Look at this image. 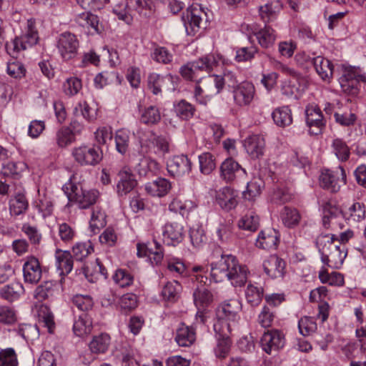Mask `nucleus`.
<instances>
[{"instance_id":"1","label":"nucleus","mask_w":366,"mask_h":366,"mask_svg":"<svg viewBox=\"0 0 366 366\" xmlns=\"http://www.w3.org/2000/svg\"><path fill=\"white\" fill-rule=\"evenodd\" d=\"M212 276L216 282L217 272L223 273L234 287L244 285L247 279L248 270L245 265L239 264L236 257L232 254L220 255V259L211 263Z\"/></svg>"},{"instance_id":"2","label":"nucleus","mask_w":366,"mask_h":366,"mask_svg":"<svg viewBox=\"0 0 366 366\" xmlns=\"http://www.w3.org/2000/svg\"><path fill=\"white\" fill-rule=\"evenodd\" d=\"M242 305L237 299H230L222 303L217 310V321L214 324V331L222 329L227 331L239 319Z\"/></svg>"},{"instance_id":"3","label":"nucleus","mask_w":366,"mask_h":366,"mask_svg":"<svg viewBox=\"0 0 366 366\" xmlns=\"http://www.w3.org/2000/svg\"><path fill=\"white\" fill-rule=\"evenodd\" d=\"M366 82V73L360 67L344 66L339 83L342 91L351 96H357L360 92V82Z\"/></svg>"},{"instance_id":"4","label":"nucleus","mask_w":366,"mask_h":366,"mask_svg":"<svg viewBox=\"0 0 366 366\" xmlns=\"http://www.w3.org/2000/svg\"><path fill=\"white\" fill-rule=\"evenodd\" d=\"M62 189L69 202L78 204L81 209H86L94 204L99 195L97 190H84L80 185L75 184L71 182L66 183Z\"/></svg>"},{"instance_id":"5","label":"nucleus","mask_w":366,"mask_h":366,"mask_svg":"<svg viewBox=\"0 0 366 366\" xmlns=\"http://www.w3.org/2000/svg\"><path fill=\"white\" fill-rule=\"evenodd\" d=\"M39 41L38 31L35 26V21L29 19L27 21V30L24 35L16 37L11 44H6V49L10 55L21 50H25L37 44Z\"/></svg>"},{"instance_id":"6","label":"nucleus","mask_w":366,"mask_h":366,"mask_svg":"<svg viewBox=\"0 0 366 366\" xmlns=\"http://www.w3.org/2000/svg\"><path fill=\"white\" fill-rule=\"evenodd\" d=\"M71 155L74 161L82 167H94L99 164L103 158V152L99 147L89 145L74 147Z\"/></svg>"},{"instance_id":"7","label":"nucleus","mask_w":366,"mask_h":366,"mask_svg":"<svg viewBox=\"0 0 366 366\" xmlns=\"http://www.w3.org/2000/svg\"><path fill=\"white\" fill-rule=\"evenodd\" d=\"M154 8L153 0H126L124 10L119 11L114 8L113 11L119 19L127 21L132 11H136L142 16H149L152 14Z\"/></svg>"},{"instance_id":"8","label":"nucleus","mask_w":366,"mask_h":366,"mask_svg":"<svg viewBox=\"0 0 366 366\" xmlns=\"http://www.w3.org/2000/svg\"><path fill=\"white\" fill-rule=\"evenodd\" d=\"M305 121L312 135H319L326 126V120L317 105L309 104L305 109Z\"/></svg>"},{"instance_id":"9","label":"nucleus","mask_w":366,"mask_h":366,"mask_svg":"<svg viewBox=\"0 0 366 366\" xmlns=\"http://www.w3.org/2000/svg\"><path fill=\"white\" fill-rule=\"evenodd\" d=\"M203 15H205V13L198 4H192L187 8L182 16V21L187 34L194 35L199 31Z\"/></svg>"},{"instance_id":"10","label":"nucleus","mask_w":366,"mask_h":366,"mask_svg":"<svg viewBox=\"0 0 366 366\" xmlns=\"http://www.w3.org/2000/svg\"><path fill=\"white\" fill-rule=\"evenodd\" d=\"M79 44L76 36L66 31L59 36L56 46L62 59L68 61L77 54Z\"/></svg>"},{"instance_id":"11","label":"nucleus","mask_w":366,"mask_h":366,"mask_svg":"<svg viewBox=\"0 0 366 366\" xmlns=\"http://www.w3.org/2000/svg\"><path fill=\"white\" fill-rule=\"evenodd\" d=\"M169 174L174 177H182L192 170V162L187 155L174 156L167 163Z\"/></svg>"},{"instance_id":"12","label":"nucleus","mask_w":366,"mask_h":366,"mask_svg":"<svg viewBox=\"0 0 366 366\" xmlns=\"http://www.w3.org/2000/svg\"><path fill=\"white\" fill-rule=\"evenodd\" d=\"M220 62L224 64V59L219 54L217 53L208 54L193 61L199 78L202 77V76L204 73L209 74L212 72L219 66Z\"/></svg>"},{"instance_id":"13","label":"nucleus","mask_w":366,"mask_h":366,"mask_svg":"<svg viewBox=\"0 0 366 366\" xmlns=\"http://www.w3.org/2000/svg\"><path fill=\"white\" fill-rule=\"evenodd\" d=\"M260 344L262 350L267 354L271 355L273 352H275L283 347L285 337L279 330H268L263 334L260 340Z\"/></svg>"},{"instance_id":"14","label":"nucleus","mask_w":366,"mask_h":366,"mask_svg":"<svg viewBox=\"0 0 366 366\" xmlns=\"http://www.w3.org/2000/svg\"><path fill=\"white\" fill-rule=\"evenodd\" d=\"M254 87L249 81H243L233 89L234 102L238 106H246L250 104L253 99Z\"/></svg>"},{"instance_id":"15","label":"nucleus","mask_w":366,"mask_h":366,"mask_svg":"<svg viewBox=\"0 0 366 366\" xmlns=\"http://www.w3.org/2000/svg\"><path fill=\"white\" fill-rule=\"evenodd\" d=\"M184 234V227L182 224L176 222L166 224L163 231L164 244L172 246L178 244L182 241Z\"/></svg>"},{"instance_id":"16","label":"nucleus","mask_w":366,"mask_h":366,"mask_svg":"<svg viewBox=\"0 0 366 366\" xmlns=\"http://www.w3.org/2000/svg\"><path fill=\"white\" fill-rule=\"evenodd\" d=\"M119 181L117 192L119 196H124L132 192L137 184L134 175L129 169L123 168L118 173Z\"/></svg>"},{"instance_id":"17","label":"nucleus","mask_w":366,"mask_h":366,"mask_svg":"<svg viewBox=\"0 0 366 366\" xmlns=\"http://www.w3.org/2000/svg\"><path fill=\"white\" fill-rule=\"evenodd\" d=\"M285 262L277 254H272L264 261L265 273L273 279L282 278L285 273Z\"/></svg>"},{"instance_id":"18","label":"nucleus","mask_w":366,"mask_h":366,"mask_svg":"<svg viewBox=\"0 0 366 366\" xmlns=\"http://www.w3.org/2000/svg\"><path fill=\"white\" fill-rule=\"evenodd\" d=\"M237 194L229 187H224L217 192L216 202L224 211L229 212L237 205Z\"/></svg>"},{"instance_id":"19","label":"nucleus","mask_w":366,"mask_h":366,"mask_svg":"<svg viewBox=\"0 0 366 366\" xmlns=\"http://www.w3.org/2000/svg\"><path fill=\"white\" fill-rule=\"evenodd\" d=\"M24 278L26 282L30 284L37 283L41 278V269L38 259L31 257L24 263L23 267Z\"/></svg>"},{"instance_id":"20","label":"nucleus","mask_w":366,"mask_h":366,"mask_svg":"<svg viewBox=\"0 0 366 366\" xmlns=\"http://www.w3.org/2000/svg\"><path fill=\"white\" fill-rule=\"evenodd\" d=\"M147 193L152 197H162L166 196L172 189L171 182L162 177L148 182L144 186Z\"/></svg>"},{"instance_id":"21","label":"nucleus","mask_w":366,"mask_h":366,"mask_svg":"<svg viewBox=\"0 0 366 366\" xmlns=\"http://www.w3.org/2000/svg\"><path fill=\"white\" fill-rule=\"evenodd\" d=\"M217 339V345L214 349L215 355L219 358H224L229 352L232 345L230 335L232 329L220 330V331H214Z\"/></svg>"},{"instance_id":"22","label":"nucleus","mask_w":366,"mask_h":366,"mask_svg":"<svg viewBox=\"0 0 366 366\" xmlns=\"http://www.w3.org/2000/svg\"><path fill=\"white\" fill-rule=\"evenodd\" d=\"M342 218L349 222H359L366 217V207L363 203L353 202L342 209Z\"/></svg>"},{"instance_id":"23","label":"nucleus","mask_w":366,"mask_h":366,"mask_svg":"<svg viewBox=\"0 0 366 366\" xmlns=\"http://www.w3.org/2000/svg\"><path fill=\"white\" fill-rule=\"evenodd\" d=\"M278 242V233L276 230L262 231L257 239L256 246L260 249L273 250L277 249Z\"/></svg>"},{"instance_id":"24","label":"nucleus","mask_w":366,"mask_h":366,"mask_svg":"<svg viewBox=\"0 0 366 366\" xmlns=\"http://www.w3.org/2000/svg\"><path fill=\"white\" fill-rule=\"evenodd\" d=\"M282 4L280 0H274L259 6V15L265 23L276 19L277 14L281 11Z\"/></svg>"},{"instance_id":"25","label":"nucleus","mask_w":366,"mask_h":366,"mask_svg":"<svg viewBox=\"0 0 366 366\" xmlns=\"http://www.w3.org/2000/svg\"><path fill=\"white\" fill-rule=\"evenodd\" d=\"M322 223L325 227L328 228L331 224L337 223L338 218H342V210L330 202H325L322 205Z\"/></svg>"},{"instance_id":"26","label":"nucleus","mask_w":366,"mask_h":366,"mask_svg":"<svg viewBox=\"0 0 366 366\" xmlns=\"http://www.w3.org/2000/svg\"><path fill=\"white\" fill-rule=\"evenodd\" d=\"M244 147L252 158H258L263 154L264 141L259 135H252L244 140Z\"/></svg>"},{"instance_id":"27","label":"nucleus","mask_w":366,"mask_h":366,"mask_svg":"<svg viewBox=\"0 0 366 366\" xmlns=\"http://www.w3.org/2000/svg\"><path fill=\"white\" fill-rule=\"evenodd\" d=\"M315 67L318 75L324 80L332 76L333 65L331 61L321 56L309 59L308 60Z\"/></svg>"},{"instance_id":"28","label":"nucleus","mask_w":366,"mask_h":366,"mask_svg":"<svg viewBox=\"0 0 366 366\" xmlns=\"http://www.w3.org/2000/svg\"><path fill=\"white\" fill-rule=\"evenodd\" d=\"M241 169L240 165L232 158L226 159L220 166V176L226 182H232L237 173Z\"/></svg>"},{"instance_id":"29","label":"nucleus","mask_w":366,"mask_h":366,"mask_svg":"<svg viewBox=\"0 0 366 366\" xmlns=\"http://www.w3.org/2000/svg\"><path fill=\"white\" fill-rule=\"evenodd\" d=\"M139 121L141 123L152 126L157 124L162 119L159 109L156 106H149L139 109Z\"/></svg>"},{"instance_id":"30","label":"nucleus","mask_w":366,"mask_h":366,"mask_svg":"<svg viewBox=\"0 0 366 366\" xmlns=\"http://www.w3.org/2000/svg\"><path fill=\"white\" fill-rule=\"evenodd\" d=\"M149 144L148 146L150 152H153L159 157H163L169 152V143L164 137L157 136L152 132H149Z\"/></svg>"},{"instance_id":"31","label":"nucleus","mask_w":366,"mask_h":366,"mask_svg":"<svg viewBox=\"0 0 366 366\" xmlns=\"http://www.w3.org/2000/svg\"><path fill=\"white\" fill-rule=\"evenodd\" d=\"M275 124L280 127H288L292 123V111L288 106L276 108L272 113Z\"/></svg>"},{"instance_id":"32","label":"nucleus","mask_w":366,"mask_h":366,"mask_svg":"<svg viewBox=\"0 0 366 366\" xmlns=\"http://www.w3.org/2000/svg\"><path fill=\"white\" fill-rule=\"evenodd\" d=\"M56 292V285L51 281H45L36 287L34 292V297L38 302H43L53 297Z\"/></svg>"},{"instance_id":"33","label":"nucleus","mask_w":366,"mask_h":366,"mask_svg":"<svg viewBox=\"0 0 366 366\" xmlns=\"http://www.w3.org/2000/svg\"><path fill=\"white\" fill-rule=\"evenodd\" d=\"M175 340L181 347L192 345L195 340L194 329L182 324L177 330Z\"/></svg>"},{"instance_id":"34","label":"nucleus","mask_w":366,"mask_h":366,"mask_svg":"<svg viewBox=\"0 0 366 366\" xmlns=\"http://www.w3.org/2000/svg\"><path fill=\"white\" fill-rule=\"evenodd\" d=\"M24 292V287L20 282H13L1 288L0 297L7 301L13 302L17 300Z\"/></svg>"},{"instance_id":"35","label":"nucleus","mask_w":366,"mask_h":366,"mask_svg":"<svg viewBox=\"0 0 366 366\" xmlns=\"http://www.w3.org/2000/svg\"><path fill=\"white\" fill-rule=\"evenodd\" d=\"M237 76L232 71L225 70L223 72V75H214L215 93L221 92L226 84L234 89L237 86Z\"/></svg>"},{"instance_id":"36","label":"nucleus","mask_w":366,"mask_h":366,"mask_svg":"<svg viewBox=\"0 0 366 366\" xmlns=\"http://www.w3.org/2000/svg\"><path fill=\"white\" fill-rule=\"evenodd\" d=\"M172 76H162L157 73H151L147 77V87L151 92L157 95L162 92V87L166 81H171Z\"/></svg>"},{"instance_id":"37","label":"nucleus","mask_w":366,"mask_h":366,"mask_svg":"<svg viewBox=\"0 0 366 366\" xmlns=\"http://www.w3.org/2000/svg\"><path fill=\"white\" fill-rule=\"evenodd\" d=\"M56 267L57 271L61 278L60 280V283H63L64 277L68 274L73 268V257L71 255V253H60L59 255L56 257Z\"/></svg>"},{"instance_id":"38","label":"nucleus","mask_w":366,"mask_h":366,"mask_svg":"<svg viewBox=\"0 0 366 366\" xmlns=\"http://www.w3.org/2000/svg\"><path fill=\"white\" fill-rule=\"evenodd\" d=\"M320 184L322 187L331 192H337L340 188L339 179L330 169L322 170L320 176Z\"/></svg>"},{"instance_id":"39","label":"nucleus","mask_w":366,"mask_h":366,"mask_svg":"<svg viewBox=\"0 0 366 366\" xmlns=\"http://www.w3.org/2000/svg\"><path fill=\"white\" fill-rule=\"evenodd\" d=\"M28 207V201L22 193H17L9 200V210L11 215L18 216L24 213Z\"/></svg>"},{"instance_id":"40","label":"nucleus","mask_w":366,"mask_h":366,"mask_svg":"<svg viewBox=\"0 0 366 366\" xmlns=\"http://www.w3.org/2000/svg\"><path fill=\"white\" fill-rule=\"evenodd\" d=\"M259 226V217L253 211L247 212L238 222V227L244 230L255 232Z\"/></svg>"},{"instance_id":"41","label":"nucleus","mask_w":366,"mask_h":366,"mask_svg":"<svg viewBox=\"0 0 366 366\" xmlns=\"http://www.w3.org/2000/svg\"><path fill=\"white\" fill-rule=\"evenodd\" d=\"M76 22L82 27H91L99 33V18L97 15L86 11L78 14L75 18Z\"/></svg>"},{"instance_id":"42","label":"nucleus","mask_w":366,"mask_h":366,"mask_svg":"<svg viewBox=\"0 0 366 366\" xmlns=\"http://www.w3.org/2000/svg\"><path fill=\"white\" fill-rule=\"evenodd\" d=\"M259 45L263 48H269L273 45L275 41L274 30L269 26H265L259 31L255 32Z\"/></svg>"},{"instance_id":"43","label":"nucleus","mask_w":366,"mask_h":366,"mask_svg":"<svg viewBox=\"0 0 366 366\" xmlns=\"http://www.w3.org/2000/svg\"><path fill=\"white\" fill-rule=\"evenodd\" d=\"M318 277L322 283L328 284L331 286L341 287L345 283L344 277L342 274L336 272L330 274L325 268L319 272Z\"/></svg>"},{"instance_id":"44","label":"nucleus","mask_w":366,"mask_h":366,"mask_svg":"<svg viewBox=\"0 0 366 366\" xmlns=\"http://www.w3.org/2000/svg\"><path fill=\"white\" fill-rule=\"evenodd\" d=\"M332 153L341 162H346L350 155V150L346 142L340 139L335 138L332 140Z\"/></svg>"},{"instance_id":"45","label":"nucleus","mask_w":366,"mask_h":366,"mask_svg":"<svg viewBox=\"0 0 366 366\" xmlns=\"http://www.w3.org/2000/svg\"><path fill=\"white\" fill-rule=\"evenodd\" d=\"M264 182L262 179L254 177L247 182L246 190L243 192V197L248 200H252L258 197L264 187Z\"/></svg>"},{"instance_id":"46","label":"nucleus","mask_w":366,"mask_h":366,"mask_svg":"<svg viewBox=\"0 0 366 366\" xmlns=\"http://www.w3.org/2000/svg\"><path fill=\"white\" fill-rule=\"evenodd\" d=\"M109 344V335L102 333L93 337L89 343V348L93 353H104L107 350Z\"/></svg>"},{"instance_id":"47","label":"nucleus","mask_w":366,"mask_h":366,"mask_svg":"<svg viewBox=\"0 0 366 366\" xmlns=\"http://www.w3.org/2000/svg\"><path fill=\"white\" fill-rule=\"evenodd\" d=\"M181 285L176 281L167 282L163 287L161 295L166 301L174 302L179 297Z\"/></svg>"},{"instance_id":"48","label":"nucleus","mask_w":366,"mask_h":366,"mask_svg":"<svg viewBox=\"0 0 366 366\" xmlns=\"http://www.w3.org/2000/svg\"><path fill=\"white\" fill-rule=\"evenodd\" d=\"M92 322L86 314L79 315L73 326L74 334L78 337H83L91 332Z\"/></svg>"},{"instance_id":"49","label":"nucleus","mask_w":366,"mask_h":366,"mask_svg":"<svg viewBox=\"0 0 366 366\" xmlns=\"http://www.w3.org/2000/svg\"><path fill=\"white\" fill-rule=\"evenodd\" d=\"M316 244L319 252H325V250L333 251L340 249V246L335 242V234L319 236L317 238Z\"/></svg>"},{"instance_id":"50","label":"nucleus","mask_w":366,"mask_h":366,"mask_svg":"<svg viewBox=\"0 0 366 366\" xmlns=\"http://www.w3.org/2000/svg\"><path fill=\"white\" fill-rule=\"evenodd\" d=\"M174 112L180 119L188 120L193 117L195 108L192 104L182 99L174 105Z\"/></svg>"},{"instance_id":"51","label":"nucleus","mask_w":366,"mask_h":366,"mask_svg":"<svg viewBox=\"0 0 366 366\" xmlns=\"http://www.w3.org/2000/svg\"><path fill=\"white\" fill-rule=\"evenodd\" d=\"M151 58L156 62L167 64L172 61V54L164 46H155L151 52Z\"/></svg>"},{"instance_id":"52","label":"nucleus","mask_w":366,"mask_h":366,"mask_svg":"<svg viewBox=\"0 0 366 366\" xmlns=\"http://www.w3.org/2000/svg\"><path fill=\"white\" fill-rule=\"evenodd\" d=\"M38 316L39 321L44 324L49 333H53L55 329L54 315L49 308L46 305H41L39 310Z\"/></svg>"},{"instance_id":"53","label":"nucleus","mask_w":366,"mask_h":366,"mask_svg":"<svg viewBox=\"0 0 366 366\" xmlns=\"http://www.w3.org/2000/svg\"><path fill=\"white\" fill-rule=\"evenodd\" d=\"M199 169L202 174H209L216 167L215 158L209 152L202 153L199 156Z\"/></svg>"},{"instance_id":"54","label":"nucleus","mask_w":366,"mask_h":366,"mask_svg":"<svg viewBox=\"0 0 366 366\" xmlns=\"http://www.w3.org/2000/svg\"><path fill=\"white\" fill-rule=\"evenodd\" d=\"M245 296L247 302L252 306H257L262 301L263 297V289L249 284L245 291Z\"/></svg>"},{"instance_id":"55","label":"nucleus","mask_w":366,"mask_h":366,"mask_svg":"<svg viewBox=\"0 0 366 366\" xmlns=\"http://www.w3.org/2000/svg\"><path fill=\"white\" fill-rule=\"evenodd\" d=\"M26 164L23 162H8L2 164L1 174L4 177L18 175L25 171Z\"/></svg>"},{"instance_id":"56","label":"nucleus","mask_w":366,"mask_h":366,"mask_svg":"<svg viewBox=\"0 0 366 366\" xmlns=\"http://www.w3.org/2000/svg\"><path fill=\"white\" fill-rule=\"evenodd\" d=\"M106 224L107 221L104 212L98 208L94 209L90 220L91 231L96 234L100 228H103Z\"/></svg>"},{"instance_id":"57","label":"nucleus","mask_w":366,"mask_h":366,"mask_svg":"<svg viewBox=\"0 0 366 366\" xmlns=\"http://www.w3.org/2000/svg\"><path fill=\"white\" fill-rule=\"evenodd\" d=\"M281 217L285 225L292 227L298 224L300 215L296 209L285 207Z\"/></svg>"},{"instance_id":"58","label":"nucleus","mask_w":366,"mask_h":366,"mask_svg":"<svg viewBox=\"0 0 366 366\" xmlns=\"http://www.w3.org/2000/svg\"><path fill=\"white\" fill-rule=\"evenodd\" d=\"M74 114L76 117L81 116L90 122L96 118V112L85 101L79 102L74 107Z\"/></svg>"},{"instance_id":"59","label":"nucleus","mask_w":366,"mask_h":366,"mask_svg":"<svg viewBox=\"0 0 366 366\" xmlns=\"http://www.w3.org/2000/svg\"><path fill=\"white\" fill-rule=\"evenodd\" d=\"M56 143L60 147H65L71 144L74 139L75 136L72 130L69 127H61L56 132Z\"/></svg>"},{"instance_id":"60","label":"nucleus","mask_w":366,"mask_h":366,"mask_svg":"<svg viewBox=\"0 0 366 366\" xmlns=\"http://www.w3.org/2000/svg\"><path fill=\"white\" fill-rule=\"evenodd\" d=\"M193 296L194 304L198 308H203L207 306L212 300V295L208 290L205 288H198L194 292Z\"/></svg>"},{"instance_id":"61","label":"nucleus","mask_w":366,"mask_h":366,"mask_svg":"<svg viewBox=\"0 0 366 366\" xmlns=\"http://www.w3.org/2000/svg\"><path fill=\"white\" fill-rule=\"evenodd\" d=\"M17 355L13 348L0 350V366H18Z\"/></svg>"},{"instance_id":"62","label":"nucleus","mask_w":366,"mask_h":366,"mask_svg":"<svg viewBox=\"0 0 366 366\" xmlns=\"http://www.w3.org/2000/svg\"><path fill=\"white\" fill-rule=\"evenodd\" d=\"M72 302L79 310L87 312L93 307L94 301L91 296L76 295L72 298Z\"/></svg>"},{"instance_id":"63","label":"nucleus","mask_w":366,"mask_h":366,"mask_svg":"<svg viewBox=\"0 0 366 366\" xmlns=\"http://www.w3.org/2000/svg\"><path fill=\"white\" fill-rule=\"evenodd\" d=\"M129 137L127 132L124 130H118L115 135L116 148L118 152L124 154L129 147Z\"/></svg>"},{"instance_id":"64","label":"nucleus","mask_w":366,"mask_h":366,"mask_svg":"<svg viewBox=\"0 0 366 366\" xmlns=\"http://www.w3.org/2000/svg\"><path fill=\"white\" fill-rule=\"evenodd\" d=\"M298 327L303 336H307L315 332L317 324L312 318L305 317L299 320Z\"/></svg>"}]
</instances>
